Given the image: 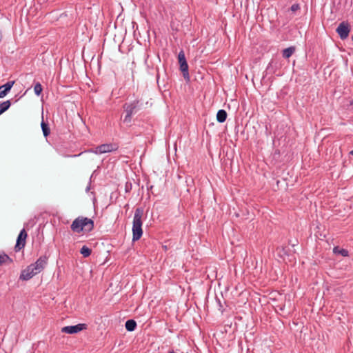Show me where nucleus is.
I'll return each mask as SVG.
<instances>
[{
  "label": "nucleus",
  "mask_w": 353,
  "mask_h": 353,
  "mask_svg": "<svg viewBox=\"0 0 353 353\" xmlns=\"http://www.w3.org/2000/svg\"><path fill=\"white\" fill-rule=\"evenodd\" d=\"M132 185L130 182H126L125 185V192H130L132 190Z\"/></svg>",
  "instance_id": "22"
},
{
  "label": "nucleus",
  "mask_w": 353,
  "mask_h": 353,
  "mask_svg": "<svg viewBox=\"0 0 353 353\" xmlns=\"http://www.w3.org/2000/svg\"><path fill=\"white\" fill-rule=\"evenodd\" d=\"M228 117V114L225 110H219L216 114V120L219 123H223L225 121Z\"/></svg>",
  "instance_id": "15"
},
{
  "label": "nucleus",
  "mask_w": 353,
  "mask_h": 353,
  "mask_svg": "<svg viewBox=\"0 0 353 353\" xmlns=\"http://www.w3.org/2000/svg\"><path fill=\"white\" fill-rule=\"evenodd\" d=\"M7 261H8L9 263H12L13 262V260L11 258H10V256L4 252H3L2 254H0V265H2L3 263H6Z\"/></svg>",
  "instance_id": "17"
},
{
  "label": "nucleus",
  "mask_w": 353,
  "mask_h": 353,
  "mask_svg": "<svg viewBox=\"0 0 353 353\" xmlns=\"http://www.w3.org/2000/svg\"><path fill=\"white\" fill-rule=\"evenodd\" d=\"M14 81H8L5 84L0 86V98H3L10 91Z\"/></svg>",
  "instance_id": "11"
},
{
  "label": "nucleus",
  "mask_w": 353,
  "mask_h": 353,
  "mask_svg": "<svg viewBox=\"0 0 353 353\" xmlns=\"http://www.w3.org/2000/svg\"><path fill=\"white\" fill-rule=\"evenodd\" d=\"M143 213L144 210L143 208H137L135 210L132 228L133 242L139 240L143 235L142 216L143 215Z\"/></svg>",
  "instance_id": "1"
},
{
  "label": "nucleus",
  "mask_w": 353,
  "mask_h": 353,
  "mask_svg": "<svg viewBox=\"0 0 353 353\" xmlns=\"http://www.w3.org/2000/svg\"><path fill=\"white\" fill-rule=\"evenodd\" d=\"M80 253L83 257H88L92 253V250L88 246L83 245L80 250Z\"/></svg>",
  "instance_id": "19"
},
{
  "label": "nucleus",
  "mask_w": 353,
  "mask_h": 353,
  "mask_svg": "<svg viewBox=\"0 0 353 353\" xmlns=\"http://www.w3.org/2000/svg\"><path fill=\"white\" fill-rule=\"evenodd\" d=\"M296 48L294 46H290L282 51V56L285 59H289L295 52Z\"/></svg>",
  "instance_id": "13"
},
{
  "label": "nucleus",
  "mask_w": 353,
  "mask_h": 353,
  "mask_svg": "<svg viewBox=\"0 0 353 353\" xmlns=\"http://www.w3.org/2000/svg\"><path fill=\"white\" fill-rule=\"evenodd\" d=\"M41 127L42 129V132L43 134V136L46 138L49 134H50V129L49 127V125L47 121H45L43 120V118L42 117V121L41 123Z\"/></svg>",
  "instance_id": "14"
},
{
  "label": "nucleus",
  "mask_w": 353,
  "mask_h": 353,
  "mask_svg": "<svg viewBox=\"0 0 353 353\" xmlns=\"http://www.w3.org/2000/svg\"><path fill=\"white\" fill-rule=\"evenodd\" d=\"M333 252L334 254H341L343 256H348V251L343 248H340L339 246H336L333 248Z\"/></svg>",
  "instance_id": "16"
},
{
  "label": "nucleus",
  "mask_w": 353,
  "mask_h": 353,
  "mask_svg": "<svg viewBox=\"0 0 353 353\" xmlns=\"http://www.w3.org/2000/svg\"><path fill=\"white\" fill-rule=\"evenodd\" d=\"M43 91V87L39 82H37L34 87V92L37 96H40Z\"/></svg>",
  "instance_id": "20"
},
{
  "label": "nucleus",
  "mask_w": 353,
  "mask_h": 353,
  "mask_svg": "<svg viewBox=\"0 0 353 353\" xmlns=\"http://www.w3.org/2000/svg\"><path fill=\"white\" fill-rule=\"evenodd\" d=\"M11 105V102L10 100H7L0 103V111L3 114L6 110H8Z\"/></svg>",
  "instance_id": "18"
},
{
  "label": "nucleus",
  "mask_w": 353,
  "mask_h": 353,
  "mask_svg": "<svg viewBox=\"0 0 353 353\" xmlns=\"http://www.w3.org/2000/svg\"><path fill=\"white\" fill-rule=\"evenodd\" d=\"M90 185H88V186L86 188L85 191H86V192H88V191L90 190Z\"/></svg>",
  "instance_id": "26"
},
{
  "label": "nucleus",
  "mask_w": 353,
  "mask_h": 353,
  "mask_svg": "<svg viewBox=\"0 0 353 353\" xmlns=\"http://www.w3.org/2000/svg\"><path fill=\"white\" fill-rule=\"evenodd\" d=\"M28 236V234L26 231V230L23 228L22 229L17 239L16 245L14 246V250L15 252H19L21 249H23L26 245V240Z\"/></svg>",
  "instance_id": "7"
},
{
  "label": "nucleus",
  "mask_w": 353,
  "mask_h": 353,
  "mask_svg": "<svg viewBox=\"0 0 353 353\" xmlns=\"http://www.w3.org/2000/svg\"><path fill=\"white\" fill-rule=\"evenodd\" d=\"M350 31V25L346 21H343V22L340 23L336 30V32H337L339 37L342 40H344L348 37Z\"/></svg>",
  "instance_id": "6"
},
{
  "label": "nucleus",
  "mask_w": 353,
  "mask_h": 353,
  "mask_svg": "<svg viewBox=\"0 0 353 353\" xmlns=\"http://www.w3.org/2000/svg\"><path fill=\"white\" fill-rule=\"evenodd\" d=\"M137 326V322L134 319H129L125 323V327L128 332H132L135 330Z\"/></svg>",
  "instance_id": "12"
},
{
  "label": "nucleus",
  "mask_w": 353,
  "mask_h": 353,
  "mask_svg": "<svg viewBox=\"0 0 353 353\" xmlns=\"http://www.w3.org/2000/svg\"><path fill=\"white\" fill-rule=\"evenodd\" d=\"M350 106L353 108V99L350 101Z\"/></svg>",
  "instance_id": "25"
},
{
  "label": "nucleus",
  "mask_w": 353,
  "mask_h": 353,
  "mask_svg": "<svg viewBox=\"0 0 353 353\" xmlns=\"http://www.w3.org/2000/svg\"><path fill=\"white\" fill-rule=\"evenodd\" d=\"M88 325L85 323H79L75 325H69L62 327L61 332L66 334H77L83 330H86Z\"/></svg>",
  "instance_id": "5"
},
{
  "label": "nucleus",
  "mask_w": 353,
  "mask_h": 353,
  "mask_svg": "<svg viewBox=\"0 0 353 353\" xmlns=\"http://www.w3.org/2000/svg\"><path fill=\"white\" fill-rule=\"evenodd\" d=\"M350 154L353 155V150L350 152Z\"/></svg>",
  "instance_id": "27"
},
{
  "label": "nucleus",
  "mask_w": 353,
  "mask_h": 353,
  "mask_svg": "<svg viewBox=\"0 0 353 353\" xmlns=\"http://www.w3.org/2000/svg\"><path fill=\"white\" fill-rule=\"evenodd\" d=\"M119 148V146L116 143H105L97 146L95 148L96 154H103L115 151Z\"/></svg>",
  "instance_id": "9"
},
{
  "label": "nucleus",
  "mask_w": 353,
  "mask_h": 353,
  "mask_svg": "<svg viewBox=\"0 0 353 353\" xmlns=\"http://www.w3.org/2000/svg\"><path fill=\"white\" fill-rule=\"evenodd\" d=\"M2 114L1 112L0 111V115Z\"/></svg>",
  "instance_id": "28"
},
{
  "label": "nucleus",
  "mask_w": 353,
  "mask_h": 353,
  "mask_svg": "<svg viewBox=\"0 0 353 353\" xmlns=\"http://www.w3.org/2000/svg\"><path fill=\"white\" fill-rule=\"evenodd\" d=\"M168 353H176V352H174L173 350H170L168 351Z\"/></svg>",
  "instance_id": "24"
},
{
  "label": "nucleus",
  "mask_w": 353,
  "mask_h": 353,
  "mask_svg": "<svg viewBox=\"0 0 353 353\" xmlns=\"http://www.w3.org/2000/svg\"><path fill=\"white\" fill-rule=\"evenodd\" d=\"M37 274L38 273L35 272L31 265H29L26 269L21 270L19 279L22 281H28Z\"/></svg>",
  "instance_id": "10"
},
{
  "label": "nucleus",
  "mask_w": 353,
  "mask_h": 353,
  "mask_svg": "<svg viewBox=\"0 0 353 353\" xmlns=\"http://www.w3.org/2000/svg\"><path fill=\"white\" fill-rule=\"evenodd\" d=\"M300 9V6L299 3H294L290 7V10L292 12H296Z\"/></svg>",
  "instance_id": "21"
},
{
  "label": "nucleus",
  "mask_w": 353,
  "mask_h": 353,
  "mask_svg": "<svg viewBox=\"0 0 353 353\" xmlns=\"http://www.w3.org/2000/svg\"><path fill=\"white\" fill-rule=\"evenodd\" d=\"M157 81L158 86L159 88H161L160 83H159V73H157Z\"/></svg>",
  "instance_id": "23"
},
{
  "label": "nucleus",
  "mask_w": 353,
  "mask_h": 353,
  "mask_svg": "<svg viewBox=\"0 0 353 353\" xmlns=\"http://www.w3.org/2000/svg\"><path fill=\"white\" fill-rule=\"evenodd\" d=\"M141 105L140 101L137 99L131 102L125 103L123 105V108L126 114L123 119V122L128 124L130 123L132 115L135 114L141 110Z\"/></svg>",
  "instance_id": "3"
},
{
  "label": "nucleus",
  "mask_w": 353,
  "mask_h": 353,
  "mask_svg": "<svg viewBox=\"0 0 353 353\" xmlns=\"http://www.w3.org/2000/svg\"><path fill=\"white\" fill-rule=\"evenodd\" d=\"M94 221L91 219L78 216L72 221L70 228L74 232L77 233H80L83 230L89 232L94 229Z\"/></svg>",
  "instance_id": "2"
},
{
  "label": "nucleus",
  "mask_w": 353,
  "mask_h": 353,
  "mask_svg": "<svg viewBox=\"0 0 353 353\" xmlns=\"http://www.w3.org/2000/svg\"><path fill=\"white\" fill-rule=\"evenodd\" d=\"M178 61L179 63L180 70L183 74V77L185 81H190V74L188 72V65L185 59V53L181 50L178 54Z\"/></svg>",
  "instance_id": "4"
},
{
  "label": "nucleus",
  "mask_w": 353,
  "mask_h": 353,
  "mask_svg": "<svg viewBox=\"0 0 353 353\" xmlns=\"http://www.w3.org/2000/svg\"><path fill=\"white\" fill-rule=\"evenodd\" d=\"M48 256L46 255L41 256L35 263H31V266L38 274L43 270L48 263Z\"/></svg>",
  "instance_id": "8"
}]
</instances>
